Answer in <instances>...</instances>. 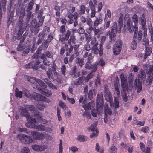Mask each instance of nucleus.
Instances as JSON below:
<instances>
[{
	"label": "nucleus",
	"mask_w": 153,
	"mask_h": 153,
	"mask_svg": "<svg viewBox=\"0 0 153 153\" xmlns=\"http://www.w3.org/2000/svg\"><path fill=\"white\" fill-rule=\"evenodd\" d=\"M149 130V128L148 126H145L142 127L141 129V131L145 133H146Z\"/></svg>",
	"instance_id": "46"
},
{
	"label": "nucleus",
	"mask_w": 153,
	"mask_h": 153,
	"mask_svg": "<svg viewBox=\"0 0 153 153\" xmlns=\"http://www.w3.org/2000/svg\"><path fill=\"white\" fill-rule=\"evenodd\" d=\"M59 105L62 108L64 109H66L67 108V107L65 105L64 103L62 101H60L59 102Z\"/></svg>",
	"instance_id": "58"
},
{
	"label": "nucleus",
	"mask_w": 153,
	"mask_h": 153,
	"mask_svg": "<svg viewBox=\"0 0 153 153\" xmlns=\"http://www.w3.org/2000/svg\"><path fill=\"white\" fill-rule=\"evenodd\" d=\"M118 23L119 25L117 26V28L116 22H114L112 24V26L111 27V32L109 34V37L110 39H112L115 36L117 31L119 33H120L121 26L123 25V19L122 17L120 16L119 17Z\"/></svg>",
	"instance_id": "4"
},
{
	"label": "nucleus",
	"mask_w": 153,
	"mask_h": 153,
	"mask_svg": "<svg viewBox=\"0 0 153 153\" xmlns=\"http://www.w3.org/2000/svg\"><path fill=\"white\" fill-rule=\"evenodd\" d=\"M97 66V65H101L102 66H103L105 64V62L103 60L102 58L100 59L98 63L95 64Z\"/></svg>",
	"instance_id": "51"
},
{
	"label": "nucleus",
	"mask_w": 153,
	"mask_h": 153,
	"mask_svg": "<svg viewBox=\"0 0 153 153\" xmlns=\"http://www.w3.org/2000/svg\"><path fill=\"white\" fill-rule=\"evenodd\" d=\"M28 110H30L32 113H34V115L35 116L37 122L39 123L42 122L43 124H46L47 121L45 119H43L42 117V115L40 114H38V112L35 110L33 106L31 105H28L26 107Z\"/></svg>",
	"instance_id": "6"
},
{
	"label": "nucleus",
	"mask_w": 153,
	"mask_h": 153,
	"mask_svg": "<svg viewBox=\"0 0 153 153\" xmlns=\"http://www.w3.org/2000/svg\"><path fill=\"white\" fill-rule=\"evenodd\" d=\"M137 88V93H139L141 91L142 89V86L141 83H140L138 84Z\"/></svg>",
	"instance_id": "62"
},
{
	"label": "nucleus",
	"mask_w": 153,
	"mask_h": 153,
	"mask_svg": "<svg viewBox=\"0 0 153 153\" xmlns=\"http://www.w3.org/2000/svg\"><path fill=\"white\" fill-rule=\"evenodd\" d=\"M75 38L73 35H72L70 36V39L69 40V42L72 43H75Z\"/></svg>",
	"instance_id": "49"
},
{
	"label": "nucleus",
	"mask_w": 153,
	"mask_h": 153,
	"mask_svg": "<svg viewBox=\"0 0 153 153\" xmlns=\"http://www.w3.org/2000/svg\"><path fill=\"white\" fill-rule=\"evenodd\" d=\"M98 43L95 44L94 45L92 48V50L93 51L94 53L95 54H97L98 53V50L99 49V48H98Z\"/></svg>",
	"instance_id": "30"
},
{
	"label": "nucleus",
	"mask_w": 153,
	"mask_h": 153,
	"mask_svg": "<svg viewBox=\"0 0 153 153\" xmlns=\"http://www.w3.org/2000/svg\"><path fill=\"white\" fill-rule=\"evenodd\" d=\"M103 48L102 44H100L99 46V49L98 50V53L100 56H102L103 54Z\"/></svg>",
	"instance_id": "42"
},
{
	"label": "nucleus",
	"mask_w": 153,
	"mask_h": 153,
	"mask_svg": "<svg viewBox=\"0 0 153 153\" xmlns=\"http://www.w3.org/2000/svg\"><path fill=\"white\" fill-rule=\"evenodd\" d=\"M114 107L115 108H118L119 107V102L118 98H116V97L115 96L114 100Z\"/></svg>",
	"instance_id": "43"
},
{
	"label": "nucleus",
	"mask_w": 153,
	"mask_h": 153,
	"mask_svg": "<svg viewBox=\"0 0 153 153\" xmlns=\"http://www.w3.org/2000/svg\"><path fill=\"white\" fill-rule=\"evenodd\" d=\"M83 79L82 77H80L75 80L74 82V83L77 85H79L82 82Z\"/></svg>",
	"instance_id": "31"
},
{
	"label": "nucleus",
	"mask_w": 153,
	"mask_h": 153,
	"mask_svg": "<svg viewBox=\"0 0 153 153\" xmlns=\"http://www.w3.org/2000/svg\"><path fill=\"white\" fill-rule=\"evenodd\" d=\"M60 32L61 33V34L64 35L65 31V27L64 25H63L61 26L60 29Z\"/></svg>",
	"instance_id": "48"
},
{
	"label": "nucleus",
	"mask_w": 153,
	"mask_h": 153,
	"mask_svg": "<svg viewBox=\"0 0 153 153\" xmlns=\"http://www.w3.org/2000/svg\"><path fill=\"white\" fill-rule=\"evenodd\" d=\"M120 77L122 90L124 91L127 90L128 88V85L127 82V77L126 76H125L123 73L121 74Z\"/></svg>",
	"instance_id": "9"
},
{
	"label": "nucleus",
	"mask_w": 153,
	"mask_h": 153,
	"mask_svg": "<svg viewBox=\"0 0 153 153\" xmlns=\"http://www.w3.org/2000/svg\"><path fill=\"white\" fill-rule=\"evenodd\" d=\"M95 150L100 153H103L104 149L103 147H100L98 143H97L95 146Z\"/></svg>",
	"instance_id": "19"
},
{
	"label": "nucleus",
	"mask_w": 153,
	"mask_h": 153,
	"mask_svg": "<svg viewBox=\"0 0 153 153\" xmlns=\"http://www.w3.org/2000/svg\"><path fill=\"white\" fill-rule=\"evenodd\" d=\"M34 62L33 64V69H34L36 70L39 68L40 66L39 64L40 62L39 59L37 60L35 62Z\"/></svg>",
	"instance_id": "24"
},
{
	"label": "nucleus",
	"mask_w": 153,
	"mask_h": 153,
	"mask_svg": "<svg viewBox=\"0 0 153 153\" xmlns=\"http://www.w3.org/2000/svg\"><path fill=\"white\" fill-rule=\"evenodd\" d=\"M140 77L143 80H145L146 78V74L145 72L143 71H141Z\"/></svg>",
	"instance_id": "60"
},
{
	"label": "nucleus",
	"mask_w": 153,
	"mask_h": 153,
	"mask_svg": "<svg viewBox=\"0 0 153 153\" xmlns=\"http://www.w3.org/2000/svg\"><path fill=\"white\" fill-rule=\"evenodd\" d=\"M30 151V149L28 148L25 147L21 149V153H29Z\"/></svg>",
	"instance_id": "38"
},
{
	"label": "nucleus",
	"mask_w": 153,
	"mask_h": 153,
	"mask_svg": "<svg viewBox=\"0 0 153 153\" xmlns=\"http://www.w3.org/2000/svg\"><path fill=\"white\" fill-rule=\"evenodd\" d=\"M60 143L59 144V153H62V151H63V147H62V140H60Z\"/></svg>",
	"instance_id": "47"
},
{
	"label": "nucleus",
	"mask_w": 153,
	"mask_h": 153,
	"mask_svg": "<svg viewBox=\"0 0 153 153\" xmlns=\"http://www.w3.org/2000/svg\"><path fill=\"white\" fill-rule=\"evenodd\" d=\"M32 149L34 151L37 152L43 151L47 149L48 147L47 145H41L35 144L32 146Z\"/></svg>",
	"instance_id": "11"
},
{
	"label": "nucleus",
	"mask_w": 153,
	"mask_h": 153,
	"mask_svg": "<svg viewBox=\"0 0 153 153\" xmlns=\"http://www.w3.org/2000/svg\"><path fill=\"white\" fill-rule=\"evenodd\" d=\"M114 85L115 90L119 89V88L120 87V85L118 80L116 79V81L114 82Z\"/></svg>",
	"instance_id": "45"
},
{
	"label": "nucleus",
	"mask_w": 153,
	"mask_h": 153,
	"mask_svg": "<svg viewBox=\"0 0 153 153\" xmlns=\"http://www.w3.org/2000/svg\"><path fill=\"white\" fill-rule=\"evenodd\" d=\"M25 8H21L20 9H18L16 10V13L17 15H19V18L22 19L25 15Z\"/></svg>",
	"instance_id": "18"
},
{
	"label": "nucleus",
	"mask_w": 153,
	"mask_h": 153,
	"mask_svg": "<svg viewBox=\"0 0 153 153\" xmlns=\"http://www.w3.org/2000/svg\"><path fill=\"white\" fill-rule=\"evenodd\" d=\"M27 77L28 81L32 83L36 84V87L42 94L47 97L51 94V92L46 89L47 87L46 85L41 80L36 79L35 77H32L30 76H27Z\"/></svg>",
	"instance_id": "1"
},
{
	"label": "nucleus",
	"mask_w": 153,
	"mask_h": 153,
	"mask_svg": "<svg viewBox=\"0 0 153 153\" xmlns=\"http://www.w3.org/2000/svg\"><path fill=\"white\" fill-rule=\"evenodd\" d=\"M152 53V48H146L145 54L144 58L146 59L147 56H149Z\"/></svg>",
	"instance_id": "20"
},
{
	"label": "nucleus",
	"mask_w": 153,
	"mask_h": 153,
	"mask_svg": "<svg viewBox=\"0 0 153 153\" xmlns=\"http://www.w3.org/2000/svg\"><path fill=\"white\" fill-rule=\"evenodd\" d=\"M104 97L107 101L109 102L111 107L113 108L114 106L112 97L111 93L108 90H106L104 93Z\"/></svg>",
	"instance_id": "8"
},
{
	"label": "nucleus",
	"mask_w": 153,
	"mask_h": 153,
	"mask_svg": "<svg viewBox=\"0 0 153 153\" xmlns=\"http://www.w3.org/2000/svg\"><path fill=\"white\" fill-rule=\"evenodd\" d=\"M96 103L97 109H93L92 110V115L94 117H96L98 113H100L102 109L103 99V95L102 94H97Z\"/></svg>",
	"instance_id": "3"
},
{
	"label": "nucleus",
	"mask_w": 153,
	"mask_h": 153,
	"mask_svg": "<svg viewBox=\"0 0 153 153\" xmlns=\"http://www.w3.org/2000/svg\"><path fill=\"white\" fill-rule=\"evenodd\" d=\"M122 43L120 40H117L113 47V53L116 55L120 52L122 47Z\"/></svg>",
	"instance_id": "10"
},
{
	"label": "nucleus",
	"mask_w": 153,
	"mask_h": 153,
	"mask_svg": "<svg viewBox=\"0 0 153 153\" xmlns=\"http://www.w3.org/2000/svg\"><path fill=\"white\" fill-rule=\"evenodd\" d=\"M23 94L27 98L32 99L33 98L36 101H44L46 99V97L42 96L40 94L36 93H34L33 95H31L29 91L25 90L23 92Z\"/></svg>",
	"instance_id": "5"
},
{
	"label": "nucleus",
	"mask_w": 153,
	"mask_h": 153,
	"mask_svg": "<svg viewBox=\"0 0 153 153\" xmlns=\"http://www.w3.org/2000/svg\"><path fill=\"white\" fill-rule=\"evenodd\" d=\"M69 150L72 153H74L78 151V148L76 146H71L69 148Z\"/></svg>",
	"instance_id": "33"
},
{
	"label": "nucleus",
	"mask_w": 153,
	"mask_h": 153,
	"mask_svg": "<svg viewBox=\"0 0 153 153\" xmlns=\"http://www.w3.org/2000/svg\"><path fill=\"white\" fill-rule=\"evenodd\" d=\"M104 112L105 113V116L107 114H108L110 115L112 114L111 110L109 108L107 105H106L105 106Z\"/></svg>",
	"instance_id": "27"
},
{
	"label": "nucleus",
	"mask_w": 153,
	"mask_h": 153,
	"mask_svg": "<svg viewBox=\"0 0 153 153\" xmlns=\"http://www.w3.org/2000/svg\"><path fill=\"white\" fill-rule=\"evenodd\" d=\"M95 90H90L89 92L88 97L90 99H92L96 95Z\"/></svg>",
	"instance_id": "21"
},
{
	"label": "nucleus",
	"mask_w": 153,
	"mask_h": 153,
	"mask_svg": "<svg viewBox=\"0 0 153 153\" xmlns=\"http://www.w3.org/2000/svg\"><path fill=\"white\" fill-rule=\"evenodd\" d=\"M86 102L87 101L85 99L83 102L84 105H83V107L85 110L91 109V108L94 105L95 103L93 101H91L88 104H86Z\"/></svg>",
	"instance_id": "16"
},
{
	"label": "nucleus",
	"mask_w": 153,
	"mask_h": 153,
	"mask_svg": "<svg viewBox=\"0 0 153 153\" xmlns=\"http://www.w3.org/2000/svg\"><path fill=\"white\" fill-rule=\"evenodd\" d=\"M48 86L52 89H56L57 88V87L53 84H52L50 82L48 84Z\"/></svg>",
	"instance_id": "54"
},
{
	"label": "nucleus",
	"mask_w": 153,
	"mask_h": 153,
	"mask_svg": "<svg viewBox=\"0 0 153 153\" xmlns=\"http://www.w3.org/2000/svg\"><path fill=\"white\" fill-rule=\"evenodd\" d=\"M89 4L91 10H95V7L92 1H90L89 2Z\"/></svg>",
	"instance_id": "57"
},
{
	"label": "nucleus",
	"mask_w": 153,
	"mask_h": 153,
	"mask_svg": "<svg viewBox=\"0 0 153 153\" xmlns=\"http://www.w3.org/2000/svg\"><path fill=\"white\" fill-rule=\"evenodd\" d=\"M103 5V3L101 2H100L98 3L97 7L98 9V11L100 12L101 11Z\"/></svg>",
	"instance_id": "52"
},
{
	"label": "nucleus",
	"mask_w": 153,
	"mask_h": 153,
	"mask_svg": "<svg viewBox=\"0 0 153 153\" xmlns=\"http://www.w3.org/2000/svg\"><path fill=\"white\" fill-rule=\"evenodd\" d=\"M126 90L124 91L123 90V91H121L122 97L123 99L125 101H127V96L126 93Z\"/></svg>",
	"instance_id": "41"
},
{
	"label": "nucleus",
	"mask_w": 153,
	"mask_h": 153,
	"mask_svg": "<svg viewBox=\"0 0 153 153\" xmlns=\"http://www.w3.org/2000/svg\"><path fill=\"white\" fill-rule=\"evenodd\" d=\"M140 19L141 22L142 29H145L146 24V20L145 18L144 17L142 16L140 18Z\"/></svg>",
	"instance_id": "28"
},
{
	"label": "nucleus",
	"mask_w": 153,
	"mask_h": 153,
	"mask_svg": "<svg viewBox=\"0 0 153 153\" xmlns=\"http://www.w3.org/2000/svg\"><path fill=\"white\" fill-rule=\"evenodd\" d=\"M44 18L42 17L39 21L38 22V27H39L42 26L44 21Z\"/></svg>",
	"instance_id": "64"
},
{
	"label": "nucleus",
	"mask_w": 153,
	"mask_h": 153,
	"mask_svg": "<svg viewBox=\"0 0 153 153\" xmlns=\"http://www.w3.org/2000/svg\"><path fill=\"white\" fill-rule=\"evenodd\" d=\"M85 7L84 5H82L80 6V13H79L83 14L85 12Z\"/></svg>",
	"instance_id": "50"
},
{
	"label": "nucleus",
	"mask_w": 153,
	"mask_h": 153,
	"mask_svg": "<svg viewBox=\"0 0 153 153\" xmlns=\"http://www.w3.org/2000/svg\"><path fill=\"white\" fill-rule=\"evenodd\" d=\"M124 20L127 22V28L128 29L130 33L132 32V22L131 20V19L129 14H126L124 18Z\"/></svg>",
	"instance_id": "12"
},
{
	"label": "nucleus",
	"mask_w": 153,
	"mask_h": 153,
	"mask_svg": "<svg viewBox=\"0 0 153 153\" xmlns=\"http://www.w3.org/2000/svg\"><path fill=\"white\" fill-rule=\"evenodd\" d=\"M137 46L136 42L135 40H133L131 45V48L133 50L136 49Z\"/></svg>",
	"instance_id": "53"
},
{
	"label": "nucleus",
	"mask_w": 153,
	"mask_h": 153,
	"mask_svg": "<svg viewBox=\"0 0 153 153\" xmlns=\"http://www.w3.org/2000/svg\"><path fill=\"white\" fill-rule=\"evenodd\" d=\"M76 140L80 142H83L86 140V138L84 135H79L77 137Z\"/></svg>",
	"instance_id": "23"
},
{
	"label": "nucleus",
	"mask_w": 153,
	"mask_h": 153,
	"mask_svg": "<svg viewBox=\"0 0 153 153\" xmlns=\"http://www.w3.org/2000/svg\"><path fill=\"white\" fill-rule=\"evenodd\" d=\"M142 36V31H139L138 32L137 36V39L138 40V42H140L141 40Z\"/></svg>",
	"instance_id": "55"
},
{
	"label": "nucleus",
	"mask_w": 153,
	"mask_h": 153,
	"mask_svg": "<svg viewBox=\"0 0 153 153\" xmlns=\"http://www.w3.org/2000/svg\"><path fill=\"white\" fill-rule=\"evenodd\" d=\"M60 110L58 108H57V115L58 116V120L60 121L62 120V117L60 116Z\"/></svg>",
	"instance_id": "63"
},
{
	"label": "nucleus",
	"mask_w": 153,
	"mask_h": 153,
	"mask_svg": "<svg viewBox=\"0 0 153 153\" xmlns=\"http://www.w3.org/2000/svg\"><path fill=\"white\" fill-rule=\"evenodd\" d=\"M45 107V105L43 104L39 103L37 105V108L40 111L43 110Z\"/></svg>",
	"instance_id": "39"
},
{
	"label": "nucleus",
	"mask_w": 153,
	"mask_h": 153,
	"mask_svg": "<svg viewBox=\"0 0 153 153\" xmlns=\"http://www.w3.org/2000/svg\"><path fill=\"white\" fill-rule=\"evenodd\" d=\"M102 19L100 18H96V19L94 21V25L95 27L98 26L99 24L102 23Z\"/></svg>",
	"instance_id": "25"
},
{
	"label": "nucleus",
	"mask_w": 153,
	"mask_h": 153,
	"mask_svg": "<svg viewBox=\"0 0 153 153\" xmlns=\"http://www.w3.org/2000/svg\"><path fill=\"white\" fill-rule=\"evenodd\" d=\"M31 134L34 139L36 140H42L45 137V135L44 134L38 132L32 131L31 132Z\"/></svg>",
	"instance_id": "13"
},
{
	"label": "nucleus",
	"mask_w": 153,
	"mask_h": 153,
	"mask_svg": "<svg viewBox=\"0 0 153 153\" xmlns=\"http://www.w3.org/2000/svg\"><path fill=\"white\" fill-rule=\"evenodd\" d=\"M34 5L33 1L32 0L29 2L27 8V11H30L32 9V7Z\"/></svg>",
	"instance_id": "44"
},
{
	"label": "nucleus",
	"mask_w": 153,
	"mask_h": 153,
	"mask_svg": "<svg viewBox=\"0 0 153 153\" xmlns=\"http://www.w3.org/2000/svg\"><path fill=\"white\" fill-rule=\"evenodd\" d=\"M20 142L25 144H29L32 143L33 140L30 136L24 135L22 134H19L17 136Z\"/></svg>",
	"instance_id": "7"
},
{
	"label": "nucleus",
	"mask_w": 153,
	"mask_h": 153,
	"mask_svg": "<svg viewBox=\"0 0 153 153\" xmlns=\"http://www.w3.org/2000/svg\"><path fill=\"white\" fill-rule=\"evenodd\" d=\"M16 96L17 97L21 98L22 97V91H19L17 89L15 90Z\"/></svg>",
	"instance_id": "35"
},
{
	"label": "nucleus",
	"mask_w": 153,
	"mask_h": 153,
	"mask_svg": "<svg viewBox=\"0 0 153 153\" xmlns=\"http://www.w3.org/2000/svg\"><path fill=\"white\" fill-rule=\"evenodd\" d=\"M71 34V31L69 30L65 32L64 35L61 34L60 36L59 41H61L62 43L64 44L65 43V40H67Z\"/></svg>",
	"instance_id": "14"
},
{
	"label": "nucleus",
	"mask_w": 153,
	"mask_h": 153,
	"mask_svg": "<svg viewBox=\"0 0 153 153\" xmlns=\"http://www.w3.org/2000/svg\"><path fill=\"white\" fill-rule=\"evenodd\" d=\"M143 45H145L146 48H148L149 45V42L148 40L146 39V38H143Z\"/></svg>",
	"instance_id": "40"
},
{
	"label": "nucleus",
	"mask_w": 153,
	"mask_h": 153,
	"mask_svg": "<svg viewBox=\"0 0 153 153\" xmlns=\"http://www.w3.org/2000/svg\"><path fill=\"white\" fill-rule=\"evenodd\" d=\"M90 135L91 138L97 137L99 131L98 129H96Z\"/></svg>",
	"instance_id": "29"
},
{
	"label": "nucleus",
	"mask_w": 153,
	"mask_h": 153,
	"mask_svg": "<svg viewBox=\"0 0 153 153\" xmlns=\"http://www.w3.org/2000/svg\"><path fill=\"white\" fill-rule=\"evenodd\" d=\"M76 61L77 63L79 64L81 67L84 64L83 60L82 59H80L79 58H78L76 59Z\"/></svg>",
	"instance_id": "36"
},
{
	"label": "nucleus",
	"mask_w": 153,
	"mask_h": 153,
	"mask_svg": "<svg viewBox=\"0 0 153 153\" xmlns=\"http://www.w3.org/2000/svg\"><path fill=\"white\" fill-rule=\"evenodd\" d=\"M132 21L135 24H137L138 19V16L136 14H134L132 17Z\"/></svg>",
	"instance_id": "34"
},
{
	"label": "nucleus",
	"mask_w": 153,
	"mask_h": 153,
	"mask_svg": "<svg viewBox=\"0 0 153 153\" xmlns=\"http://www.w3.org/2000/svg\"><path fill=\"white\" fill-rule=\"evenodd\" d=\"M35 129L38 131H45L46 130L45 126L42 125H36Z\"/></svg>",
	"instance_id": "26"
},
{
	"label": "nucleus",
	"mask_w": 153,
	"mask_h": 153,
	"mask_svg": "<svg viewBox=\"0 0 153 153\" xmlns=\"http://www.w3.org/2000/svg\"><path fill=\"white\" fill-rule=\"evenodd\" d=\"M88 62L85 65V68L88 69H92L94 72H95L97 69V65L96 64H94L93 65H91V61L89 59L87 60Z\"/></svg>",
	"instance_id": "15"
},
{
	"label": "nucleus",
	"mask_w": 153,
	"mask_h": 153,
	"mask_svg": "<svg viewBox=\"0 0 153 153\" xmlns=\"http://www.w3.org/2000/svg\"><path fill=\"white\" fill-rule=\"evenodd\" d=\"M34 62H30V63L26 64L25 66V68H33V64Z\"/></svg>",
	"instance_id": "59"
},
{
	"label": "nucleus",
	"mask_w": 153,
	"mask_h": 153,
	"mask_svg": "<svg viewBox=\"0 0 153 153\" xmlns=\"http://www.w3.org/2000/svg\"><path fill=\"white\" fill-rule=\"evenodd\" d=\"M98 124L97 121H96L94 122L93 124H92L89 128V129L91 131H94L96 129V126Z\"/></svg>",
	"instance_id": "32"
},
{
	"label": "nucleus",
	"mask_w": 153,
	"mask_h": 153,
	"mask_svg": "<svg viewBox=\"0 0 153 153\" xmlns=\"http://www.w3.org/2000/svg\"><path fill=\"white\" fill-rule=\"evenodd\" d=\"M140 146L143 153H150V149L149 147L145 148V145L142 142L140 143Z\"/></svg>",
	"instance_id": "17"
},
{
	"label": "nucleus",
	"mask_w": 153,
	"mask_h": 153,
	"mask_svg": "<svg viewBox=\"0 0 153 153\" xmlns=\"http://www.w3.org/2000/svg\"><path fill=\"white\" fill-rule=\"evenodd\" d=\"M47 75L49 78H51L53 80L56 79H54L53 78H52V73H51V70H49L48 71H47Z\"/></svg>",
	"instance_id": "56"
},
{
	"label": "nucleus",
	"mask_w": 153,
	"mask_h": 153,
	"mask_svg": "<svg viewBox=\"0 0 153 153\" xmlns=\"http://www.w3.org/2000/svg\"><path fill=\"white\" fill-rule=\"evenodd\" d=\"M145 122L144 121H140L138 120H136V124L137 125H138L140 126H142L144 125Z\"/></svg>",
	"instance_id": "61"
},
{
	"label": "nucleus",
	"mask_w": 153,
	"mask_h": 153,
	"mask_svg": "<svg viewBox=\"0 0 153 153\" xmlns=\"http://www.w3.org/2000/svg\"><path fill=\"white\" fill-rule=\"evenodd\" d=\"M83 116L87 118L88 119H90L91 117V115L90 113L88 111H85L83 113Z\"/></svg>",
	"instance_id": "37"
},
{
	"label": "nucleus",
	"mask_w": 153,
	"mask_h": 153,
	"mask_svg": "<svg viewBox=\"0 0 153 153\" xmlns=\"http://www.w3.org/2000/svg\"><path fill=\"white\" fill-rule=\"evenodd\" d=\"M117 149L114 146H111L108 150L109 153H117Z\"/></svg>",
	"instance_id": "22"
},
{
	"label": "nucleus",
	"mask_w": 153,
	"mask_h": 153,
	"mask_svg": "<svg viewBox=\"0 0 153 153\" xmlns=\"http://www.w3.org/2000/svg\"><path fill=\"white\" fill-rule=\"evenodd\" d=\"M20 111L21 115L26 117L28 121L26 123V126L30 128L35 129L36 126L35 124L37 123L36 120L29 115L26 108H21Z\"/></svg>",
	"instance_id": "2"
}]
</instances>
